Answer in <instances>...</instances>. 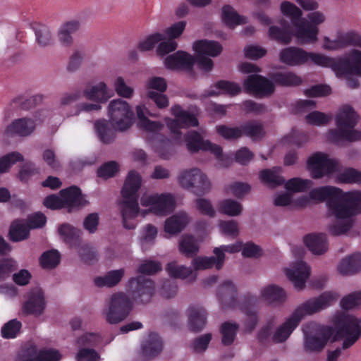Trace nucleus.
Instances as JSON below:
<instances>
[{
    "label": "nucleus",
    "mask_w": 361,
    "mask_h": 361,
    "mask_svg": "<svg viewBox=\"0 0 361 361\" xmlns=\"http://www.w3.org/2000/svg\"><path fill=\"white\" fill-rule=\"evenodd\" d=\"M310 197L319 202L327 201L329 210L337 219L329 228L332 235L344 234L352 228L355 208L361 202V191L343 192L338 188L328 185L312 189Z\"/></svg>",
    "instance_id": "obj_1"
},
{
    "label": "nucleus",
    "mask_w": 361,
    "mask_h": 361,
    "mask_svg": "<svg viewBox=\"0 0 361 361\" xmlns=\"http://www.w3.org/2000/svg\"><path fill=\"white\" fill-rule=\"evenodd\" d=\"M359 121V116L350 106L345 105L336 116L337 129L328 132V140L335 144L341 141L354 142L361 140V132L354 130Z\"/></svg>",
    "instance_id": "obj_2"
},
{
    "label": "nucleus",
    "mask_w": 361,
    "mask_h": 361,
    "mask_svg": "<svg viewBox=\"0 0 361 361\" xmlns=\"http://www.w3.org/2000/svg\"><path fill=\"white\" fill-rule=\"evenodd\" d=\"M281 13L289 17L295 27V36L302 44L314 43L317 40L319 29L308 20L302 18V11L293 3L285 1L281 4Z\"/></svg>",
    "instance_id": "obj_3"
},
{
    "label": "nucleus",
    "mask_w": 361,
    "mask_h": 361,
    "mask_svg": "<svg viewBox=\"0 0 361 361\" xmlns=\"http://www.w3.org/2000/svg\"><path fill=\"white\" fill-rule=\"evenodd\" d=\"M133 307V300L130 297L123 292H118L106 300L102 315L108 324H117L128 317Z\"/></svg>",
    "instance_id": "obj_4"
},
{
    "label": "nucleus",
    "mask_w": 361,
    "mask_h": 361,
    "mask_svg": "<svg viewBox=\"0 0 361 361\" xmlns=\"http://www.w3.org/2000/svg\"><path fill=\"white\" fill-rule=\"evenodd\" d=\"M302 331L305 351L308 353H319L324 349L334 331L331 327L311 323L305 326Z\"/></svg>",
    "instance_id": "obj_5"
},
{
    "label": "nucleus",
    "mask_w": 361,
    "mask_h": 361,
    "mask_svg": "<svg viewBox=\"0 0 361 361\" xmlns=\"http://www.w3.org/2000/svg\"><path fill=\"white\" fill-rule=\"evenodd\" d=\"M181 188L197 196H203L211 190V183L206 174L197 168L181 171L178 176Z\"/></svg>",
    "instance_id": "obj_6"
},
{
    "label": "nucleus",
    "mask_w": 361,
    "mask_h": 361,
    "mask_svg": "<svg viewBox=\"0 0 361 361\" xmlns=\"http://www.w3.org/2000/svg\"><path fill=\"white\" fill-rule=\"evenodd\" d=\"M108 115L113 127L120 132L129 129L133 123L134 112L129 104L121 99L110 102Z\"/></svg>",
    "instance_id": "obj_7"
},
{
    "label": "nucleus",
    "mask_w": 361,
    "mask_h": 361,
    "mask_svg": "<svg viewBox=\"0 0 361 361\" xmlns=\"http://www.w3.org/2000/svg\"><path fill=\"white\" fill-rule=\"evenodd\" d=\"M154 281L146 276H139L129 281V293L131 300L136 303L149 302L154 293Z\"/></svg>",
    "instance_id": "obj_8"
},
{
    "label": "nucleus",
    "mask_w": 361,
    "mask_h": 361,
    "mask_svg": "<svg viewBox=\"0 0 361 361\" xmlns=\"http://www.w3.org/2000/svg\"><path fill=\"white\" fill-rule=\"evenodd\" d=\"M335 298L333 293L324 292L317 298L308 300L300 305L292 316L295 319H298V323L307 315H312L326 308L331 305Z\"/></svg>",
    "instance_id": "obj_9"
},
{
    "label": "nucleus",
    "mask_w": 361,
    "mask_h": 361,
    "mask_svg": "<svg viewBox=\"0 0 361 361\" xmlns=\"http://www.w3.org/2000/svg\"><path fill=\"white\" fill-rule=\"evenodd\" d=\"M184 142L188 150L191 153L200 151L209 152L216 158H223V150L221 146L205 140L202 136L195 130H190L184 135Z\"/></svg>",
    "instance_id": "obj_10"
},
{
    "label": "nucleus",
    "mask_w": 361,
    "mask_h": 361,
    "mask_svg": "<svg viewBox=\"0 0 361 361\" xmlns=\"http://www.w3.org/2000/svg\"><path fill=\"white\" fill-rule=\"evenodd\" d=\"M140 202L144 207L149 206V211L157 216H166L175 207V200L171 194L144 195Z\"/></svg>",
    "instance_id": "obj_11"
},
{
    "label": "nucleus",
    "mask_w": 361,
    "mask_h": 361,
    "mask_svg": "<svg viewBox=\"0 0 361 361\" xmlns=\"http://www.w3.org/2000/svg\"><path fill=\"white\" fill-rule=\"evenodd\" d=\"M243 85L246 91L257 98L271 96L275 92L274 82L264 76L253 74L247 76Z\"/></svg>",
    "instance_id": "obj_12"
},
{
    "label": "nucleus",
    "mask_w": 361,
    "mask_h": 361,
    "mask_svg": "<svg viewBox=\"0 0 361 361\" xmlns=\"http://www.w3.org/2000/svg\"><path fill=\"white\" fill-rule=\"evenodd\" d=\"M312 62L318 66L331 68L337 77L353 75L348 57L331 58L322 54L312 55Z\"/></svg>",
    "instance_id": "obj_13"
},
{
    "label": "nucleus",
    "mask_w": 361,
    "mask_h": 361,
    "mask_svg": "<svg viewBox=\"0 0 361 361\" xmlns=\"http://www.w3.org/2000/svg\"><path fill=\"white\" fill-rule=\"evenodd\" d=\"M142 184L140 175L135 170L128 172L121 190L122 200L120 204H138V190Z\"/></svg>",
    "instance_id": "obj_14"
},
{
    "label": "nucleus",
    "mask_w": 361,
    "mask_h": 361,
    "mask_svg": "<svg viewBox=\"0 0 361 361\" xmlns=\"http://www.w3.org/2000/svg\"><path fill=\"white\" fill-rule=\"evenodd\" d=\"M64 208H66L69 213L79 210L87 204V201L84 198L81 190L72 185L60 191Z\"/></svg>",
    "instance_id": "obj_15"
},
{
    "label": "nucleus",
    "mask_w": 361,
    "mask_h": 361,
    "mask_svg": "<svg viewBox=\"0 0 361 361\" xmlns=\"http://www.w3.org/2000/svg\"><path fill=\"white\" fill-rule=\"evenodd\" d=\"M207 312L200 305H190L187 310L188 328L194 334L202 332L207 322Z\"/></svg>",
    "instance_id": "obj_16"
},
{
    "label": "nucleus",
    "mask_w": 361,
    "mask_h": 361,
    "mask_svg": "<svg viewBox=\"0 0 361 361\" xmlns=\"http://www.w3.org/2000/svg\"><path fill=\"white\" fill-rule=\"evenodd\" d=\"M324 48L328 50H338L347 47H357L361 49V35L355 31L339 34L336 39L331 40L324 37Z\"/></svg>",
    "instance_id": "obj_17"
},
{
    "label": "nucleus",
    "mask_w": 361,
    "mask_h": 361,
    "mask_svg": "<svg viewBox=\"0 0 361 361\" xmlns=\"http://www.w3.org/2000/svg\"><path fill=\"white\" fill-rule=\"evenodd\" d=\"M307 166L315 179L335 173L339 167L336 159H307Z\"/></svg>",
    "instance_id": "obj_18"
},
{
    "label": "nucleus",
    "mask_w": 361,
    "mask_h": 361,
    "mask_svg": "<svg viewBox=\"0 0 361 361\" xmlns=\"http://www.w3.org/2000/svg\"><path fill=\"white\" fill-rule=\"evenodd\" d=\"M288 279L293 283L294 287L301 290L305 287V282L310 274V267L302 261H298L293 263L286 270Z\"/></svg>",
    "instance_id": "obj_19"
},
{
    "label": "nucleus",
    "mask_w": 361,
    "mask_h": 361,
    "mask_svg": "<svg viewBox=\"0 0 361 361\" xmlns=\"http://www.w3.org/2000/svg\"><path fill=\"white\" fill-rule=\"evenodd\" d=\"M314 54V53H307L298 47H290L280 51L279 60L288 66H298L306 63L308 60L312 61V55Z\"/></svg>",
    "instance_id": "obj_20"
},
{
    "label": "nucleus",
    "mask_w": 361,
    "mask_h": 361,
    "mask_svg": "<svg viewBox=\"0 0 361 361\" xmlns=\"http://www.w3.org/2000/svg\"><path fill=\"white\" fill-rule=\"evenodd\" d=\"M195 63L194 56L184 51H178L168 56L164 60V65L169 70L191 71Z\"/></svg>",
    "instance_id": "obj_21"
},
{
    "label": "nucleus",
    "mask_w": 361,
    "mask_h": 361,
    "mask_svg": "<svg viewBox=\"0 0 361 361\" xmlns=\"http://www.w3.org/2000/svg\"><path fill=\"white\" fill-rule=\"evenodd\" d=\"M45 308L44 293L40 288H35L28 294V299L24 303L23 312L26 314L39 316Z\"/></svg>",
    "instance_id": "obj_22"
},
{
    "label": "nucleus",
    "mask_w": 361,
    "mask_h": 361,
    "mask_svg": "<svg viewBox=\"0 0 361 361\" xmlns=\"http://www.w3.org/2000/svg\"><path fill=\"white\" fill-rule=\"evenodd\" d=\"M259 300L255 296H247L242 307V311L246 316L244 321L245 330L252 332L257 326L259 322L257 313V305Z\"/></svg>",
    "instance_id": "obj_23"
},
{
    "label": "nucleus",
    "mask_w": 361,
    "mask_h": 361,
    "mask_svg": "<svg viewBox=\"0 0 361 361\" xmlns=\"http://www.w3.org/2000/svg\"><path fill=\"white\" fill-rule=\"evenodd\" d=\"M36 127L34 120L27 118H21L14 120L5 129L4 133L7 136L18 135L27 137L31 135Z\"/></svg>",
    "instance_id": "obj_24"
},
{
    "label": "nucleus",
    "mask_w": 361,
    "mask_h": 361,
    "mask_svg": "<svg viewBox=\"0 0 361 361\" xmlns=\"http://www.w3.org/2000/svg\"><path fill=\"white\" fill-rule=\"evenodd\" d=\"M213 253L214 256L197 257L196 255L193 257L191 262L193 269L195 271L204 270L215 267L217 270H220L223 267V254L219 249H214Z\"/></svg>",
    "instance_id": "obj_25"
},
{
    "label": "nucleus",
    "mask_w": 361,
    "mask_h": 361,
    "mask_svg": "<svg viewBox=\"0 0 361 361\" xmlns=\"http://www.w3.org/2000/svg\"><path fill=\"white\" fill-rule=\"evenodd\" d=\"M309 250L315 255H322L329 249L326 235L324 233H310L303 238Z\"/></svg>",
    "instance_id": "obj_26"
},
{
    "label": "nucleus",
    "mask_w": 361,
    "mask_h": 361,
    "mask_svg": "<svg viewBox=\"0 0 361 361\" xmlns=\"http://www.w3.org/2000/svg\"><path fill=\"white\" fill-rule=\"evenodd\" d=\"M162 348L163 343L161 338L156 334H150L142 343V356L145 360L148 361L157 357Z\"/></svg>",
    "instance_id": "obj_27"
},
{
    "label": "nucleus",
    "mask_w": 361,
    "mask_h": 361,
    "mask_svg": "<svg viewBox=\"0 0 361 361\" xmlns=\"http://www.w3.org/2000/svg\"><path fill=\"white\" fill-rule=\"evenodd\" d=\"M218 295L223 308L234 307L236 306L237 290L232 281H224L219 287Z\"/></svg>",
    "instance_id": "obj_28"
},
{
    "label": "nucleus",
    "mask_w": 361,
    "mask_h": 361,
    "mask_svg": "<svg viewBox=\"0 0 361 361\" xmlns=\"http://www.w3.org/2000/svg\"><path fill=\"white\" fill-rule=\"evenodd\" d=\"M338 271L343 276H351L361 271V254L356 253L343 258L337 267Z\"/></svg>",
    "instance_id": "obj_29"
},
{
    "label": "nucleus",
    "mask_w": 361,
    "mask_h": 361,
    "mask_svg": "<svg viewBox=\"0 0 361 361\" xmlns=\"http://www.w3.org/2000/svg\"><path fill=\"white\" fill-rule=\"evenodd\" d=\"M189 221L190 218L185 212H178L165 221L164 231L171 235L178 234L185 228Z\"/></svg>",
    "instance_id": "obj_30"
},
{
    "label": "nucleus",
    "mask_w": 361,
    "mask_h": 361,
    "mask_svg": "<svg viewBox=\"0 0 361 361\" xmlns=\"http://www.w3.org/2000/svg\"><path fill=\"white\" fill-rule=\"evenodd\" d=\"M58 233L61 239L70 247H76L82 242V231L68 224H63L58 228Z\"/></svg>",
    "instance_id": "obj_31"
},
{
    "label": "nucleus",
    "mask_w": 361,
    "mask_h": 361,
    "mask_svg": "<svg viewBox=\"0 0 361 361\" xmlns=\"http://www.w3.org/2000/svg\"><path fill=\"white\" fill-rule=\"evenodd\" d=\"M193 49L196 54H200L205 56L216 57L221 53L223 47L216 41L200 39L194 42Z\"/></svg>",
    "instance_id": "obj_32"
},
{
    "label": "nucleus",
    "mask_w": 361,
    "mask_h": 361,
    "mask_svg": "<svg viewBox=\"0 0 361 361\" xmlns=\"http://www.w3.org/2000/svg\"><path fill=\"white\" fill-rule=\"evenodd\" d=\"M280 23L282 27L276 25L269 27V37L278 42L287 44L290 42L293 36L292 29L290 23L285 20H281Z\"/></svg>",
    "instance_id": "obj_33"
},
{
    "label": "nucleus",
    "mask_w": 361,
    "mask_h": 361,
    "mask_svg": "<svg viewBox=\"0 0 361 361\" xmlns=\"http://www.w3.org/2000/svg\"><path fill=\"white\" fill-rule=\"evenodd\" d=\"M298 324V319H295L291 315L283 324L275 330L272 335V343H281L285 342Z\"/></svg>",
    "instance_id": "obj_34"
},
{
    "label": "nucleus",
    "mask_w": 361,
    "mask_h": 361,
    "mask_svg": "<svg viewBox=\"0 0 361 361\" xmlns=\"http://www.w3.org/2000/svg\"><path fill=\"white\" fill-rule=\"evenodd\" d=\"M94 128L99 139L104 144L113 142L116 137L115 132L118 131L113 127L111 121L104 119L96 121Z\"/></svg>",
    "instance_id": "obj_35"
},
{
    "label": "nucleus",
    "mask_w": 361,
    "mask_h": 361,
    "mask_svg": "<svg viewBox=\"0 0 361 361\" xmlns=\"http://www.w3.org/2000/svg\"><path fill=\"white\" fill-rule=\"evenodd\" d=\"M179 252L188 258L195 257L200 250L197 240L192 235H182L178 243Z\"/></svg>",
    "instance_id": "obj_36"
},
{
    "label": "nucleus",
    "mask_w": 361,
    "mask_h": 361,
    "mask_svg": "<svg viewBox=\"0 0 361 361\" xmlns=\"http://www.w3.org/2000/svg\"><path fill=\"white\" fill-rule=\"evenodd\" d=\"M270 79L277 85L282 87H295L302 83V79L292 72H276L269 75Z\"/></svg>",
    "instance_id": "obj_37"
},
{
    "label": "nucleus",
    "mask_w": 361,
    "mask_h": 361,
    "mask_svg": "<svg viewBox=\"0 0 361 361\" xmlns=\"http://www.w3.org/2000/svg\"><path fill=\"white\" fill-rule=\"evenodd\" d=\"M221 19L229 28H234L237 25L246 23L245 18L239 15L230 5L223 6Z\"/></svg>",
    "instance_id": "obj_38"
},
{
    "label": "nucleus",
    "mask_w": 361,
    "mask_h": 361,
    "mask_svg": "<svg viewBox=\"0 0 361 361\" xmlns=\"http://www.w3.org/2000/svg\"><path fill=\"white\" fill-rule=\"evenodd\" d=\"M123 269L108 271L102 276H97L94 279V284L97 287H113L117 285L124 276Z\"/></svg>",
    "instance_id": "obj_39"
},
{
    "label": "nucleus",
    "mask_w": 361,
    "mask_h": 361,
    "mask_svg": "<svg viewBox=\"0 0 361 361\" xmlns=\"http://www.w3.org/2000/svg\"><path fill=\"white\" fill-rule=\"evenodd\" d=\"M83 93L88 99L101 103L106 102L111 97L106 85L103 82L92 86L90 90H85Z\"/></svg>",
    "instance_id": "obj_40"
},
{
    "label": "nucleus",
    "mask_w": 361,
    "mask_h": 361,
    "mask_svg": "<svg viewBox=\"0 0 361 361\" xmlns=\"http://www.w3.org/2000/svg\"><path fill=\"white\" fill-rule=\"evenodd\" d=\"M29 224L23 220H16L9 230L10 238L12 241L18 242L27 239L30 233Z\"/></svg>",
    "instance_id": "obj_41"
},
{
    "label": "nucleus",
    "mask_w": 361,
    "mask_h": 361,
    "mask_svg": "<svg viewBox=\"0 0 361 361\" xmlns=\"http://www.w3.org/2000/svg\"><path fill=\"white\" fill-rule=\"evenodd\" d=\"M281 171L280 166H274L271 169H264L261 171L260 178L270 187L275 188L285 182V179L280 175Z\"/></svg>",
    "instance_id": "obj_42"
},
{
    "label": "nucleus",
    "mask_w": 361,
    "mask_h": 361,
    "mask_svg": "<svg viewBox=\"0 0 361 361\" xmlns=\"http://www.w3.org/2000/svg\"><path fill=\"white\" fill-rule=\"evenodd\" d=\"M171 114L174 117L178 118L183 128L196 127L199 124L198 120L194 114L183 110L179 105L171 108Z\"/></svg>",
    "instance_id": "obj_43"
},
{
    "label": "nucleus",
    "mask_w": 361,
    "mask_h": 361,
    "mask_svg": "<svg viewBox=\"0 0 361 361\" xmlns=\"http://www.w3.org/2000/svg\"><path fill=\"white\" fill-rule=\"evenodd\" d=\"M242 136L243 135L250 137L253 140H261L265 135L263 125L255 121H250L243 126Z\"/></svg>",
    "instance_id": "obj_44"
},
{
    "label": "nucleus",
    "mask_w": 361,
    "mask_h": 361,
    "mask_svg": "<svg viewBox=\"0 0 361 361\" xmlns=\"http://www.w3.org/2000/svg\"><path fill=\"white\" fill-rule=\"evenodd\" d=\"M262 298L269 303H281L285 300L286 295L283 290L275 285H269L262 292Z\"/></svg>",
    "instance_id": "obj_45"
},
{
    "label": "nucleus",
    "mask_w": 361,
    "mask_h": 361,
    "mask_svg": "<svg viewBox=\"0 0 361 361\" xmlns=\"http://www.w3.org/2000/svg\"><path fill=\"white\" fill-rule=\"evenodd\" d=\"M239 325L236 322H225L221 325V342L224 345H231L236 336Z\"/></svg>",
    "instance_id": "obj_46"
},
{
    "label": "nucleus",
    "mask_w": 361,
    "mask_h": 361,
    "mask_svg": "<svg viewBox=\"0 0 361 361\" xmlns=\"http://www.w3.org/2000/svg\"><path fill=\"white\" fill-rule=\"evenodd\" d=\"M212 333H206L194 338L190 343V349L196 354H203L212 339Z\"/></svg>",
    "instance_id": "obj_47"
},
{
    "label": "nucleus",
    "mask_w": 361,
    "mask_h": 361,
    "mask_svg": "<svg viewBox=\"0 0 361 361\" xmlns=\"http://www.w3.org/2000/svg\"><path fill=\"white\" fill-rule=\"evenodd\" d=\"M121 211L124 228L128 230L135 228V225L133 223L128 222V219H133L138 214L140 211L139 205L121 204Z\"/></svg>",
    "instance_id": "obj_48"
},
{
    "label": "nucleus",
    "mask_w": 361,
    "mask_h": 361,
    "mask_svg": "<svg viewBox=\"0 0 361 361\" xmlns=\"http://www.w3.org/2000/svg\"><path fill=\"white\" fill-rule=\"evenodd\" d=\"M41 266L44 269H55L61 262V254L55 249L42 253L39 259Z\"/></svg>",
    "instance_id": "obj_49"
},
{
    "label": "nucleus",
    "mask_w": 361,
    "mask_h": 361,
    "mask_svg": "<svg viewBox=\"0 0 361 361\" xmlns=\"http://www.w3.org/2000/svg\"><path fill=\"white\" fill-rule=\"evenodd\" d=\"M36 41L39 46L45 47L53 44V39L49 28L44 25H36L33 27Z\"/></svg>",
    "instance_id": "obj_50"
},
{
    "label": "nucleus",
    "mask_w": 361,
    "mask_h": 361,
    "mask_svg": "<svg viewBox=\"0 0 361 361\" xmlns=\"http://www.w3.org/2000/svg\"><path fill=\"white\" fill-rule=\"evenodd\" d=\"M166 271L170 276L181 279H186L192 274L193 269L178 264L176 261L171 262L166 265Z\"/></svg>",
    "instance_id": "obj_51"
},
{
    "label": "nucleus",
    "mask_w": 361,
    "mask_h": 361,
    "mask_svg": "<svg viewBox=\"0 0 361 361\" xmlns=\"http://www.w3.org/2000/svg\"><path fill=\"white\" fill-rule=\"evenodd\" d=\"M313 183L311 180L293 178L286 183L285 188L290 192H300L310 189Z\"/></svg>",
    "instance_id": "obj_52"
},
{
    "label": "nucleus",
    "mask_w": 361,
    "mask_h": 361,
    "mask_svg": "<svg viewBox=\"0 0 361 361\" xmlns=\"http://www.w3.org/2000/svg\"><path fill=\"white\" fill-rule=\"evenodd\" d=\"M120 171L119 164L115 161H109L102 164L97 171V176L104 180L113 178Z\"/></svg>",
    "instance_id": "obj_53"
},
{
    "label": "nucleus",
    "mask_w": 361,
    "mask_h": 361,
    "mask_svg": "<svg viewBox=\"0 0 361 361\" xmlns=\"http://www.w3.org/2000/svg\"><path fill=\"white\" fill-rule=\"evenodd\" d=\"M219 210L221 213L230 216H238L241 214L243 207L240 203L231 199H226L219 204Z\"/></svg>",
    "instance_id": "obj_54"
},
{
    "label": "nucleus",
    "mask_w": 361,
    "mask_h": 361,
    "mask_svg": "<svg viewBox=\"0 0 361 361\" xmlns=\"http://www.w3.org/2000/svg\"><path fill=\"white\" fill-rule=\"evenodd\" d=\"M78 255L82 262L87 264H92L97 260V253L94 249L87 243H80L77 246Z\"/></svg>",
    "instance_id": "obj_55"
},
{
    "label": "nucleus",
    "mask_w": 361,
    "mask_h": 361,
    "mask_svg": "<svg viewBox=\"0 0 361 361\" xmlns=\"http://www.w3.org/2000/svg\"><path fill=\"white\" fill-rule=\"evenodd\" d=\"M274 324L273 321H269L263 325L257 332V340L263 345L269 344L272 342V335L274 334Z\"/></svg>",
    "instance_id": "obj_56"
},
{
    "label": "nucleus",
    "mask_w": 361,
    "mask_h": 361,
    "mask_svg": "<svg viewBox=\"0 0 361 361\" xmlns=\"http://www.w3.org/2000/svg\"><path fill=\"white\" fill-rule=\"evenodd\" d=\"M38 353L37 347L34 344L28 343L19 351L16 361H37Z\"/></svg>",
    "instance_id": "obj_57"
},
{
    "label": "nucleus",
    "mask_w": 361,
    "mask_h": 361,
    "mask_svg": "<svg viewBox=\"0 0 361 361\" xmlns=\"http://www.w3.org/2000/svg\"><path fill=\"white\" fill-rule=\"evenodd\" d=\"M217 133L226 140H235L242 137L241 127H229L226 125L216 126Z\"/></svg>",
    "instance_id": "obj_58"
},
{
    "label": "nucleus",
    "mask_w": 361,
    "mask_h": 361,
    "mask_svg": "<svg viewBox=\"0 0 361 361\" xmlns=\"http://www.w3.org/2000/svg\"><path fill=\"white\" fill-rule=\"evenodd\" d=\"M164 35L156 32L149 35L145 40L140 42L137 44V49L141 51H150L159 42L164 39Z\"/></svg>",
    "instance_id": "obj_59"
},
{
    "label": "nucleus",
    "mask_w": 361,
    "mask_h": 361,
    "mask_svg": "<svg viewBox=\"0 0 361 361\" xmlns=\"http://www.w3.org/2000/svg\"><path fill=\"white\" fill-rule=\"evenodd\" d=\"M42 97L41 95H35L27 99L20 96L15 98L13 100V104H15V106H19L21 109L28 110L42 102Z\"/></svg>",
    "instance_id": "obj_60"
},
{
    "label": "nucleus",
    "mask_w": 361,
    "mask_h": 361,
    "mask_svg": "<svg viewBox=\"0 0 361 361\" xmlns=\"http://www.w3.org/2000/svg\"><path fill=\"white\" fill-rule=\"evenodd\" d=\"M178 292V286L173 280L166 279L161 282L159 293L165 298H173Z\"/></svg>",
    "instance_id": "obj_61"
},
{
    "label": "nucleus",
    "mask_w": 361,
    "mask_h": 361,
    "mask_svg": "<svg viewBox=\"0 0 361 361\" xmlns=\"http://www.w3.org/2000/svg\"><path fill=\"white\" fill-rule=\"evenodd\" d=\"M305 121L307 123L311 125L324 126L331 121V116L324 113L314 111L305 116Z\"/></svg>",
    "instance_id": "obj_62"
},
{
    "label": "nucleus",
    "mask_w": 361,
    "mask_h": 361,
    "mask_svg": "<svg viewBox=\"0 0 361 361\" xmlns=\"http://www.w3.org/2000/svg\"><path fill=\"white\" fill-rule=\"evenodd\" d=\"M339 179L345 183H361V171L353 168L346 169L340 174Z\"/></svg>",
    "instance_id": "obj_63"
},
{
    "label": "nucleus",
    "mask_w": 361,
    "mask_h": 361,
    "mask_svg": "<svg viewBox=\"0 0 361 361\" xmlns=\"http://www.w3.org/2000/svg\"><path fill=\"white\" fill-rule=\"evenodd\" d=\"M361 305V291L352 293L341 301V305L344 310H351Z\"/></svg>",
    "instance_id": "obj_64"
}]
</instances>
